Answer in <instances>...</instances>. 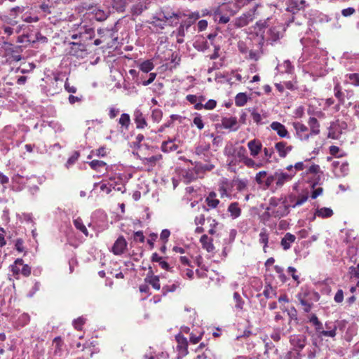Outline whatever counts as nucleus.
I'll list each match as a JSON object with an SVG mask.
<instances>
[{
	"label": "nucleus",
	"mask_w": 359,
	"mask_h": 359,
	"mask_svg": "<svg viewBox=\"0 0 359 359\" xmlns=\"http://www.w3.org/2000/svg\"><path fill=\"white\" fill-rule=\"evenodd\" d=\"M127 246L128 243L126 240L123 236H120L111 247V252L115 255L120 256L126 252Z\"/></svg>",
	"instance_id": "15"
},
{
	"label": "nucleus",
	"mask_w": 359,
	"mask_h": 359,
	"mask_svg": "<svg viewBox=\"0 0 359 359\" xmlns=\"http://www.w3.org/2000/svg\"><path fill=\"white\" fill-rule=\"evenodd\" d=\"M182 177L186 183H190L198 178L197 173L193 168L186 170L184 172Z\"/></svg>",
	"instance_id": "44"
},
{
	"label": "nucleus",
	"mask_w": 359,
	"mask_h": 359,
	"mask_svg": "<svg viewBox=\"0 0 359 359\" xmlns=\"http://www.w3.org/2000/svg\"><path fill=\"white\" fill-rule=\"evenodd\" d=\"M145 282L151 285L152 287L156 290H158L161 288L159 278L158 276H147L145 278Z\"/></svg>",
	"instance_id": "47"
},
{
	"label": "nucleus",
	"mask_w": 359,
	"mask_h": 359,
	"mask_svg": "<svg viewBox=\"0 0 359 359\" xmlns=\"http://www.w3.org/2000/svg\"><path fill=\"white\" fill-rule=\"evenodd\" d=\"M293 127L295 130L296 136L302 141L308 140L311 135H309V128L300 122H294Z\"/></svg>",
	"instance_id": "16"
},
{
	"label": "nucleus",
	"mask_w": 359,
	"mask_h": 359,
	"mask_svg": "<svg viewBox=\"0 0 359 359\" xmlns=\"http://www.w3.org/2000/svg\"><path fill=\"white\" fill-rule=\"evenodd\" d=\"M175 140H168L167 141L163 142L161 144L162 151L164 153H169L176 151L179 146L178 144H175Z\"/></svg>",
	"instance_id": "34"
},
{
	"label": "nucleus",
	"mask_w": 359,
	"mask_h": 359,
	"mask_svg": "<svg viewBox=\"0 0 359 359\" xmlns=\"http://www.w3.org/2000/svg\"><path fill=\"white\" fill-rule=\"evenodd\" d=\"M271 128L276 131L278 135L282 138L290 139V136L285 126L278 121H273L271 123Z\"/></svg>",
	"instance_id": "21"
},
{
	"label": "nucleus",
	"mask_w": 359,
	"mask_h": 359,
	"mask_svg": "<svg viewBox=\"0 0 359 359\" xmlns=\"http://www.w3.org/2000/svg\"><path fill=\"white\" fill-rule=\"evenodd\" d=\"M274 149L276 150L280 158H285L292 150L293 147L288 144L286 142L280 141L275 144Z\"/></svg>",
	"instance_id": "20"
},
{
	"label": "nucleus",
	"mask_w": 359,
	"mask_h": 359,
	"mask_svg": "<svg viewBox=\"0 0 359 359\" xmlns=\"http://www.w3.org/2000/svg\"><path fill=\"white\" fill-rule=\"evenodd\" d=\"M248 147L250 151V155L253 157H256L262 149V143L259 140L256 139L249 141L248 143Z\"/></svg>",
	"instance_id": "28"
},
{
	"label": "nucleus",
	"mask_w": 359,
	"mask_h": 359,
	"mask_svg": "<svg viewBox=\"0 0 359 359\" xmlns=\"http://www.w3.org/2000/svg\"><path fill=\"white\" fill-rule=\"evenodd\" d=\"M123 177H125L123 174H114L109 177L108 182L110 184H111V187H114L116 186V184H118L121 180H123Z\"/></svg>",
	"instance_id": "57"
},
{
	"label": "nucleus",
	"mask_w": 359,
	"mask_h": 359,
	"mask_svg": "<svg viewBox=\"0 0 359 359\" xmlns=\"http://www.w3.org/2000/svg\"><path fill=\"white\" fill-rule=\"evenodd\" d=\"M17 218L20 222H33L32 215L31 213L22 212L16 214Z\"/></svg>",
	"instance_id": "62"
},
{
	"label": "nucleus",
	"mask_w": 359,
	"mask_h": 359,
	"mask_svg": "<svg viewBox=\"0 0 359 359\" xmlns=\"http://www.w3.org/2000/svg\"><path fill=\"white\" fill-rule=\"evenodd\" d=\"M263 295L266 299H272L277 295L276 287H272L269 282L266 281Z\"/></svg>",
	"instance_id": "37"
},
{
	"label": "nucleus",
	"mask_w": 359,
	"mask_h": 359,
	"mask_svg": "<svg viewBox=\"0 0 359 359\" xmlns=\"http://www.w3.org/2000/svg\"><path fill=\"white\" fill-rule=\"evenodd\" d=\"M67 48V53L77 58H84L87 55V49L86 45L81 42H69Z\"/></svg>",
	"instance_id": "9"
},
{
	"label": "nucleus",
	"mask_w": 359,
	"mask_h": 359,
	"mask_svg": "<svg viewBox=\"0 0 359 359\" xmlns=\"http://www.w3.org/2000/svg\"><path fill=\"white\" fill-rule=\"evenodd\" d=\"M183 15L187 17L186 20L181 22L186 27V30H188L200 18V13L198 11L192 12L187 15L183 14Z\"/></svg>",
	"instance_id": "27"
},
{
	"label": "nucleus",
	"mask_w": 359,
	"mask_h": 359,
	"mask_svg": "<svg viewBox=\"0 0 359 359\" xmlns=\"http://www.w3.org/2000/svg\"><path fill=\"white\" fill-rule=\"evenodd\" d=\"M118 123L123 128L128 130L130 123V115L127 113L122 114L118 119Z\"/></svg>",
	"instance_id": "51"
},
{
	"label": "nucleus",
	"mask_w": 359,
	"mask_h": 359,
	"mask_svg": "<svg viewBox=\"0 0 359 359\" xmlns=\"http://www.w3.org/2000/svg\"><path fill=\"white\" fill-rule=\"evenodd\" d=\"M217 106V102L216 100L213 99L209 100L208 102H206L205 104H203L201 102H198V104H196V106H194V109L196 110H201L203 109H207V110H212L215 109Z\"/></svg>",
	"instance_id": "41"
},
{
	"label": "nucleus",
	"mask_w": 359,
	"mask_h": 359,
	"mask_svg": "<svg viewBox=\"0 0 359 359\" xmlns=\"http://www.w3.org/2000/svg\"><path fill=\"white\" fill-rule=\"evenodd\" d=\"M227 211L233 219L239 217L241 214V209L237 202L231 203L229 205Z\"/></svg>",
	"instance_id": "36"
},
{
	"label": "nucleus",
	"mask_w": 359,
	"mask_h": 359,
	"mask_svg": "<svg viewBox=\"0 0 359 359\" xmlns=\"http://www.w3.org/2000/svg\"><path fill=\"white\" fill-rule=\"evenodd\" d=\"M147 9V6L142 3L139 2L131 7V13L133 15H140L144 10Z\"/></svg>",
	"instance_id": "53"
},
{
	"label": "nucleus",
	"mask_w": 359,
	"mask_h": 359,
	"mask_svg": "<svg viewBox=\"0 0 359 359\" xmlns=\"http://www.w3.org/2000/svg\"><path fill=\"white\" fill-rule=\"evenodd\" d=\"M195 155H196L201 160L205 162L211 161L213 155L210 151V144L206 142L198 144L195 147Z\"/></svg>",
	"instance_id": "10"
},
{
	"label": "nucleus",
	"mask_w": 359,
	"mask_h": 359,
	"mask_svg": "<svg viewBox=\"0 0 359 359\" xmlns=\"http://www.w3.org/2000/svg\"><path fill=\"white\" fill-rule=\"evenodd\" d=\"M310 161L306 160L305 161L302 162H297L294 165H292V170L294 172V175L297 173V171L304 170H306L305 172L304 173L305 175L308 177H311V175H306V171L309 169V168L311 166L309 165Z\"/></svg>",
	"instance_id": "39"
},
{
	"label": "nucleus",
	"mask_w": 359,
	"mask_h": 359,
	"mask_svg": "<svg viewBox=\"0 0 359 359\" xmlns=\"http://www.w3.org/2000/svg\"><path fill=\"white\" fill-rule=\"evenodd\" d=\"M291 330V326L287 328L284 323H282L280 325L274 326L273 332L271 334V338L274 341L278 342L281 339L282 336H285L290 333Z\"/></svg>",
	"instance_id": "18"
},
{
	"label": "nucleus",
	"mask_w": 359,
	"mask_h": 359,
	"mask_svg": "<svg viewBox=\"0 0 359 359\" xmlns=\"http://www.w3.org/2000/svg\"><path fill=\"white\" fill-rule=\"evenodd\" d=\"M310 128L309 135H317L320 133V123L315 117H310L308 121Z\"/></svg>",
	"instance_id": "32"
},
{
	"label": "nucleus",
	"mask_w": 359,
	"mask_h": 359,
	"mask_svg": "<svg viewBox=\"0 0 359 359\" xmlns=\"http://www.w3.org/2000/svg\"><path fill=\"white\" fill-rule=\"evenodd\" d=\"M267 172L266 171H259L256 174L255 176V181L259 185H264L265 186V180H264V178L267 177Z\"/></svg>",
	"instance_id": "64"
},
{
	"label": "nucleus",
	"mask_w": 359,
	"mask_h": 359,
	"mask_svg": "<svg viewBox=\"0 0 359 359\" xmlns=\"http://www.w3.org/2000/svg\"><path fill=\"white\" fill-rule=\"evenodd\" d=\"M73 223L76 229L82 232L86 236H88V231L87 230V228L86 227L83 222V220L80 217L74 219L73 220Z\"/></svg>",
	"instance_id": "50"
},
{
	"label": "nucleus",
	"mask_w": 359,
	"mask_h": 359,
	"mask_svg": "<svg viewBox=\"0 0 359 359\" xmlns=\"http://www.w3.org/2000/svg\"><path fill=\"white\" fill-rule=\"evenodd\" d=\"M276 70L280 74H291L293 73L294 66L289 60H285L283 63L277 65Z\"/></svg>",
	"instance_id": "31"
},
{
	"label": "nucleus",
	"mask_w": 359,
	"mask_h": 359,
	"mask_svg": "<svg viewBox=\"0 0 359 359\" xmlns=\"http://www.w3.org/2000/svg\"><path fill=\"white\" fill-rule=\"evenodd\" d=\"M339 64L347 72H359V54L344 52L339 58Z\"/></svg>",
	"instance_id": "8"
},
{
	"label": "nucleus",
	"mask_w": 359,
	"mask_h": 359,
	"mask_svg": "<svg viewBox=\"0 0 359 359\" xmlns=\"http://www.w3.org/2000/svg\"><path fill=\"white\" fill-rule=\"evenodd\" d=\"M297 299L306 313L311 311L314 302L320 299V294L318 292L308 287H302L297 295Z\"/></svg>",
	"instance_id": "7"
},
{
	"label": "nucleus",
	"mask_w": 359,
	"mask_h": 359,
	"mask_svg": "<svg viewBox=\"0 0 359 359\" xmlns=\"http://www.w3.org/2000/svg\"><path fill=\"white\" fill-rule=\"evenodd\" d=\"M20 265H22V259L18 258L15 261L14 264L11 266V271L13 274L18 275L21 273V269L20 268Z\"/></svg>",
	"instance_id": "63"
},
{
	"label": "nucleus",
	"mask_w": 359,
	"mask_h": 359,
	"mask_svg": "<svg viewBox=\"0 0 359 359\" xmlns=\"http://www.w3.org/2000/svg\"><path fill=\"white\" fill-rule=\"evenodd\" d=\"M325 332H322V336L334 338L337 332H336V325L334 321H327L325 324Z\"/></svg>",
	"instance_id": "29"
},
{
	"label": "nucleus",
	"mask_w": 359,
	"mask_h": 359,
	"mask_svg": "<svg viewBox=\"0 0 359 359\" xmlns=\"http://www.w3.org/2000/svg\"><path fill=\"white\" fill-rule=\"evenodd\" d=\"M133 119L136 124V128L143 129L147 126L144 115L139 109H136L133 114Z\"/></svg>",
	"instance_id": "25"
},
{
	"label": "nucleus",
	"mask_w": 359,
	"mask_h": 359,
	"mask_svg": "<svg viewBox=\"0 0 359 359\" xmlns=\"http://www.w3.org/2000/svg\"><path fill=\"white\" fill-rule=\"evenodd\" d=\"M256 35H251L243 40L238 41L237 47L238 51L247 60L257 61L260 57L259 50L262 48H258L257 42L255 39Z\"/></svg>",
	"instance_id": "4"
},
{
	"label": "nucleus",
	"mask_w": 359,
	"mask_h": 359,
	"mask_svg": "<svg viewBox=\"0 0 359 359\" xmlns=\"http://www.w3.org/2000/svg\"><path fill=\"white\" fill-rule=\"evenodd\" d=\"M248 101V97L245 93H239L235 97V103L238 107L244 106Z\"/></svg>",
	"instance_id": "58"
},
{
	"label": "nucleus",
	"mask_w": 359,
	"mask_h": 359,
	"mask_svg": "<svg viewBox=\"0 0 359 359\" xmlns=\"http://www.w3.org/2000/svg\"><path fill=\"white\" fill-rule=\"evenodd\" d=\"M302 352L291 348L286 353L284 359H302Z\"/></svg>",
	"instance_id": "55"
},
{
	"label": "nucleus",
	"mask_w": 359,
	"mask_h": 359,
	"mask_svg": "<svg viewBox=\"0 0 359 359\" xmlns=\"http://www.w3.org/2000/svg\"><path fill=\"white\" fill-rule=\"evenodd\" d=\"M93 13L94 18L97 21H103L106 20L109 14V11H104L100 8H95L93 10Z\"/></svg>",
	"instance_id": "48"
},
{
	"label": "nucleus",
	"mask_w": 359,
	"mask_h": 359,
	"mask_svg": "<svg viewBox=\"0 0 359 359\" xmlns=\"http://www.w3.org/2000/svg\"><path fill=\"white\" fill-rule=\"evenodd\" d=\"M307 337L304 334H292L290 337L289 341L292 349L302 352L306 345Z\"/></svg>",
	"instance_id": "12"
},
{
	"label": "nucleus",
	"mask_w": 359,
	"mask_h": 359,
	"mask_svg": "<svg viewBox=\"0 0 359 359\" xmlns=\"http://www.w3.org/2000/svg\"><path fill=\"white\" fill-rule=\"evenodd\" d=\"M217 194L214 191H211L205 198V203L210 208H215L219 203V199L216 198Z\"/></svg>",
	"instance_id": "45"
},
{
	"label": "nucleus",
	"mask_w": 359,
	"mask_h": 359,
	"mask_svg": "<svg viewBox=\"0 0 359 359\" xmlns=\"http://www.w3.org/2000/svg\"><path fill=\"white\" fill-rule=\"evenodd\" d=\"M200 242L204 249L208 252H212L214 250V245L212 240L207 235L204 234L201 237Z\"/></svg>",
	"instance_id": "42"
},
{
	"label": "nucleus",
	"mask_w": 359,
	"mask_h": 359,
	"mask_svg": "<svg viewBox=\"0 0 359 359\" xmlns=\"http://www.w3.org/2000/svg\"><path fill=\"white\" fill-rule=\"evenodd\" d=\"M233 299L236 302L235 307L238 310H242L244 305V301L238 292H235L233 293Z\"/></svg>",
	"instance_id": "61"
},
{
	"label": "nucleus",
	"mask_w": 359,
	"mask_h": 359,
	"mask_svg": "<svg viewBox=\"0 0 359 359\" xmlns=\"http://www.w3.org/2000/svg\"><path fill=\"white\" fill-rule=\"evenodd\" d=\"M248 184V180L247 179H235L232 182V186L236 187V190L238 191H245Z\"/></svg>",
	"instance_id": "43"
},
{
	"label": "nucleus",
	"mask_w": 359,
	"mask_h": 359,
	"mask_svg": "<svg viewBox=\"0 0 359 359\" xmlns=\"http://www.w3.org/2000/svg\"><path fill=\"white\" fill-rule=\"evenodd\" d=\"M240 7L236 2L229 1L223 3L213 10L212 18L219 24H226L229 22L230 18L239 11Z\"/></svg>",
	"instance_id": "5"
},
{
	"label": "nucleus",
	"mask_w": 359,
	"mask_h": 359,
	"mask_svg": "<svg viewBox=\"0 0 359 359\" xmlns=\"http://www.w3.org/2000/svg\"><path fill=\"white\" fill-rule=\"evenodd\" d=\"M94 36V30L90 27H81V31L78 34H74L71 36L72 39L76 40L78 39L81 41H86L92 39Z\"/></svg>",
	"instance_id": "19"
},
{
	"label": "nucleus",
	"mask_w": 359,
	"mask_h": 359,
	"mask_svg": "<svg viewBox=\"0 0 359 359\" xmlns=\"http://www.w3.org/2000/svg\"><path fill=\"white\" fill-rule=\"evenodd\" d=\"M344 83L355 87H359V72H349L344 77Z\"/></svg>",
	"instance_id": "24"
},
{
	"label": "nucleus",
	"mask_w": 359,
	"mask_h": 359,
	"mask_svg": "<svg viewBox=\"0 0 359 359\" xmlns=\"http://www.w3.org/2000/svg\"><path fill=\"white\" fill-rule=\"evenodd\" d=\"M296 241V236L291 233H286L280 241V246L284 250L290 249L292 243Z\"/></svg>",
	"instance_id": "26"
},
{
	"label": "nucleus",
	"mask_w": 359,
	"mask_h": 359,
	"mask_svg": "<svg viewBox=\"0 0 359 359\" xmlns=\"http://www.w3.org/2000/svg\"><path fill=\"white\" fill-rule=\"evenodd\" d=\"M93 223L97 228L98 231H102L108 228L107 215L100 210L95 211L93 216Z\"/></svg>",
	"instance_id": "11"
},
{
	"label": "nucleus",
	"mask_w": 359,
	"mask_h": 359,
	"mask_svg": "<svg viewBox=\"0 0 359 359\" xmlns=\"http://www.w3.org/2000/svg\"><path fill=\"white\" fill-rule=\"evenodd\" d=\"M283 1L286 6V10L293 14L304 9L306 6L304 0H283Z\"/></svg>",
	"instance_id": "17"
},
{
	"label": "nucleus",
	"mask_w": 359,
	"mask_h": 359,
	"mask_svg": "<svg viewBox=\"0 0 359 359\" xmlns=\"http://www.w3.org/2000/svg\"><path fill=\"white\" fill-rule=\"evenodd\" d=\"M144 140V136L142 134H138L135 137V141L133 142V147L137 149H141L142 147H147L145 144L142 143Z\"/></svg>",
	"instance_id": "60"
},
{
	"label": "nucleus",
	"mask_w": 359,
	"mask_h": 359,
	"mask_svg": "<svg viewBox=\"0 0 359 359\" xmlns=\"http://www.w3.org/2000/svg\"><path fill=\"white\" fill-rule=\"evenodd\" d=\"M306 175H311V177H308L307 182L313 189L311 196L313 199H316L318 196H320L323 191L322 187H316L323 184L324 180L323 172L320 171V168L318 165L313 164L307 170Z\"/></svg>",
	"instance_id": "6"
},
{
	"label": "nucleus",
	"mask_w": 359,
	"mask_h": 359,
	"mask_svg": "<svg viewBox=\"0 0 359 359\" xmlns=\"http://www.w3.org/2000/svg\"><path fill=\"white\" fill-rule=\"evenodd\" d=\"M334 94L336 98L338 99L340 104L344 102V93L341 90V86L337 81L334 86Z\"/></svg>",
	"instance_id": "49"
},
{
	"label": "nucleus",
	"mask_w": 359,
	"mask_h": 359,
	"mask_svg": "<svg viewBox=\"0 0 359 359\" xmlns=\"http://www.w3.org/2000/svg\"><path fill=\"white\" fill-rule=\"evenodd\" d=\"M161 154L152 155L151 156L144 158L143 162L144 164L154 166L159 160L161 159Z\"/></svg>",
	"instance_id": "52"
},
{
	"label": "nucleus",
	"mask_w": 359,
	"mask_h": 359,
	"mask_svg": "<svg viewBox=\"0 0 359 359\" xmlns=\"http://www.w3.org/2000/svg\"><path fill=\"white\" fill-rule=\"evenodd\" d=\"M219 127L227 129L229 131L235 132L239 129L240 125L236 117L225 116L222 117Z\"/></svg>",
	"instance_id": "14"
},
{
	"label": "nucleus",
	"mask_w": 359,
	"mask_h": 359,
	"mask_svg": "<svg viewBox=\"0 0 359 359\" xmlns=\"http://www.w3.org/2000/svg\"><path fill=\"white\" fill-rule=\"evenodd\" d=\"M100 186V189L102 191L106 193L107 194H109L111 193V191H112V187H111V184H109V182H107V183L104 182H100L99 183H95L94 184V187H97V186Z\"/></svg>",
	"instance_id": "59"
},
{
	"label": "nucleus",
	"mask_w": 359,
	"mask_h": 359,
	"mask_svg": "<svg viewBox=\"0 0 359 359\" xmlns=\"http://www.w3.org/2000/svg\"><path fill=\"white\" fill-rule=\"evenodd\" d=\"M182 16V14L180 12L163 9L152 17L149 24L154 27L156 32H160L167 25L174 26L177 25Z\"/></svg>",
	"instance_id": "2"
},
{
	"label": "nucleus",
	"mask_w": 359,
	"mask_h": 359,
	"mask_svg": "<svg viewBox=\"0 0 359 359\" xmlns=\"http://www.w3.org/2000/svg\"><path fill=\"white\" fill-rule=\"evenodd\" d=\"M154 68V65L151 60H145L142 62L140 65V70L144 73L147 74L150 71H151Z\"/></svg>",
	"instance_id": "56"
},
{
	"label": "nucleus",
	"mask_w": 359,
	"mask_h": 359,
	"mask_svg": "<svg viewBox=\"0 0 359 359\" xmlns=\"http://www.w3.org/2000/svg\"><path fill=\"white\" fill-rule=\"evenodd\" d=\"M252 20L253 14L251 12H247L235 19L234 25L236 27H243L248 25Z\"/></svg>",
	"instance_id": "23"
},
{
	"label": "nucleus",
	"mask_w": 359,
	"mask_h": 359,
	"mask_svg": "<svg viewBox=\"0 0 359 359\" xmlns=\"http://www.w3.org/2000/svg\"><path fill=\"white\" fill-rule=\"evenodd\" d=\"M248 111L250 112L251 118L254 123L257 125H263L265 124L266 122L264 119L266 118V116L260 114L255 109H249Z\"/></svg>",
	"instance_id": "38"
},
{
	"label": "nucleus",
	"mask_w": 359,
	"mask_h": 359,
	"mask_svg": "<svg viewBox=\"0 0 359 359\" xmlns=\"http://www.w3.org/2000/svg\"><path fill=\"white\" fill-rule=\"evenodd\" d=\"M257 25H260L264 29V34H256L255 36L259 48H262L265 43L271 45L277 43L283 37L285 32V27L282 23H276L269 27V25H266V22H264L257 23Z\"/></svg>",
	"instance_id": "1"
},
{
	"label": "nucleus",
	"mask_w": 359,
	"mask_h": 359,
	"mask_svg": "<svg viewBox=\"0 0 359 359\" xmlns=\"http://www.w3.org/2000/svg\"><path fill=\"white\" fill-rule=\"evenodd\" d=\"M294 177L292 165H287L285 169H278L273 174L268 175L265 180L266 188L274 187L275 189L281 188L285 184L290 182Z\"/></svg>",
	"instance_id": "3"
},
{
	"label": "nucleus",
	"mask_w": 359,
	"mask_h": 359,
	"mask_svg": "<svg viewBox=\"0 0 359 359\" xmlns=\"http://www.w3.org/2000/svg\"><path fill=\"white\" fill-rule=\"evenodd\" d=\"M52 346L54 349L55 355H58L60 357L62 355V342L60 337H57L53 339Z\"/></svg>",
	"instance_id": "40"
},
{
	"label": "nucleus",
	"mask_w": 359,
	"mask_h": 359,
	"mask_svg": "<svg viewBox=\"0 0 359 359\" xmlns=\"http://www.w3.org/2000/svg\"><path fill=\"white\" fill-rule=\"evenodd\" d=\"M128 0H107L106 2L114 9L118 12H123L125 10Z\"/></svg>",
	"instance_id": "35"
},
{
	"label": "nucleus",
	"mask_w": 359,
	"mask_h": 359,
	"mask_svg": "<svg viewBox=\"0 0 359 359\" xmlns=\"http://www.w3.org/2000/svg\"><path fill=\"white\" fill-rule=\"evenodd\" d=\"M346 128L347 124L345 122L334 123L329 128L328 137L334 140H337Z\"/></svg>",
	"instance_id": "13"
},
{
	"label": "nucleus",
	"mask_w": 359,
	"mask_h": 359,
	"mask_svg": "<svg viewBox=\"0 0 359 359\" xmlns=\"http://www.w3.org/2000/svg\"><path fill=\"white\" fill-rule=\"evenodd\" d=\"M333 210L330 208H319L318 207L314 212V216L313 219H314L316 217H320L323 219L330 218L333 215Z\"/></svg>",
	"instance_id": "30"
},
{
	"label": "nucleus",
	"mask_w": 359,
	"mask_h": 359,
	"mask_svg": "<svg viewBox=\"0 0 359 359\" xmlns=\"http://www.w3.org/2000/svg\"><path fill=\"white\" fill-rule=\"evenodd\" d=\"M235 156L236 158L238 159L240 162L242 163V161L244 160V158H246L248 156L246 149L243 146H241L238 148H237L235 150Z\"/></svg>",
	"instance_id": "54"
},
{
	"label": "nucleus",
	"mask_w": 359,
	"mask_h": 359,
	"mask_svg": "<svg viewBox=\"0 0 359 359\" xmlns=\"http://www.w3.org/2000/svg\"><path fill=\"white\" fill-rule=\"evenodd\" d=\"M89 165L90 166V168L97 172H102V168H105V170L107 171L109 170V167L107 166V164L106 163H104V161H100V160H93L90 162H89Z\"/></svg>",
	"instance_id": "46"
},
{
	"label": "nucleus",
	"mask_w": 359,
	"mask_h": 359,
	"mask_svg": "<svg viewBox=\"0 0 359 359\" xmlns=\"http://www.w3.org/2000/svg\"><path fill=\"white\" fill-rule=\"evenodd\" d=\"M290 208L287 203L283 200L280 204L272 210L271 214L274 217L281 218L288 215Z\"/></svg>",
	"instance_id": "22"
},
{
	"label": "nucleus",
	"mask_w": 359,
	"mask_h": 359,
	"mask_svg": "<svg viewBox=\"0 0 359 359\" xmlns=\"http://www.w3.org/2000/svg\"><path fill=\"white\" fill-rule=\"evenodd\" d=\"M269 235L267 230L265 228L262 229L259 234V242L263 245V250L264 252H267V248L269 247Z\"/></svg>",
	"instance_id": "33"
}]
</instances>
